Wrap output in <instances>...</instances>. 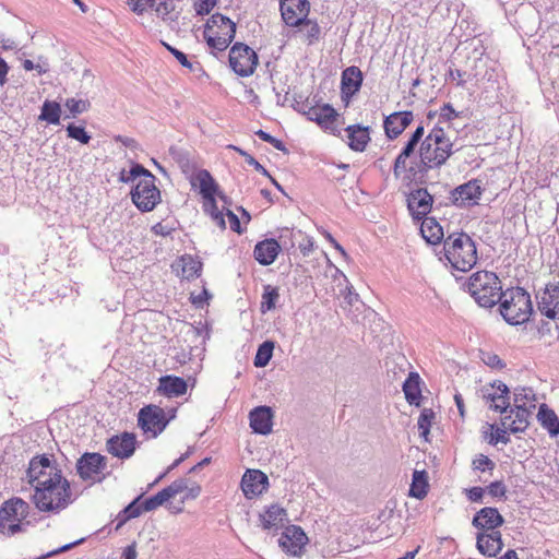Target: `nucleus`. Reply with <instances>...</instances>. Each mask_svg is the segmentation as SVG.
Returning <instances> with one entry per match:
<instances>
[{
    "label": "nucleus",
    "mask_w": 559,
    "mask_h": 559,
    "mask_svg": "<svg viewBox=\"0 0 559 559\" xmlns=\"http://www.w3.org/2000/svg\"><path fill=\"white\" fill-rule=\"evenodd\" d=\"M274 349V343L272 341H265L263 342L257 350L255 357H254V366L255 367H265L273 354Z\"/></svg>",
    "instance_id": "42"
},
{
    "label": "nucleus",
    "mask_w": 559,
    "mask_h": 559,
    "mask_svg": "<svg viewBox=\"0 0 559 559\" xmlns=\"http://www.w3.org/2000/svg\"><path fill=\"white\" fill-rule=\"evenodd\" d=\"M467 290L475 301L484 308L493 307L502 295L499 277L493 272L478 271L471 275Z\"/></svg>",
    "instance_id": "5"
},
{
    "label": "nucleus",
    "mask_w": 559,
    "mask_h": 559,
    "mask_svg": "<svg viewBox=\"0 0 559 559\" xmlns=\"http://www.w3.org/2000/svg\"><path fill=\"white\" fill-rule=\"evenodd\" d=\"M197 182L199 183L200 193L204 200L215 198L218 186L207 170L201 169L195 174L192 186H195Z\"/></svg>",
    "instance_id": "31"
},
{
    "label": "nucleus",
    "mask_w": 559,
    "mask_h": 559,
    "mask_svg": "<svg viewBox=\"0 0 559 559\" xmlns=\"http://www.w3.org/2000/svg\"><path fill=\"white\" fill-rule=\"evenodd\" d=\"M307 116L309 120L316 121L321 128L330 131L331 133H340V130L335 124L337 112L332 106L326 104L320 107H311L309 108Z\"/></svg>",
    "instance_id": "18"
},
{
    "label": "nucleus",
    "mask_w": 559,
    "mask_h": 559,
    "mask_svg": "<svg viewBox=\"0 0 559 559\" xmlns=\"http://www.w3.org/2000/svg\"><path fill=\"white\" fill-rule=\"evenodd\" d=\"M362 72L358 67L352 66L346 68L342 73L341 87L342 97L350 98L361 87Z\"/></svg>",
    "instance_id": "24"
},
{
    "label": "nucleus",
    "mask_w": 559,
    "mask_h": 559,
    "mask_svg": "<svg viewBox=\"0 0 559 559\" xmlns=\"http://www.w3.org/2000/svg\"><path fill=\"white\" fill-rule=\"evenodd\" d=\"M204 211L209 213L213 219V222L222 229L226 228V222L224 219L223 212L218 211L216 205L215 198L211 200H204L203 204Z\"/></svg>",
    "instance_id": "43"
},
{
    "label": "nucleus",
    "mask_w": 559,
    "mask_h": 559,
    "mask_svg": "<svg viewBox=\"0 0 559 559\" xmlns=\"http://www.w3.org/2000/svg\"><path fill=\"white\" fill-rule=\"evenodd\" d=\"M169 498L167 497V492L162 489L156 495L145 499L143 501L144 511H153L158 507L163 506Z\"/></svg>",
    "instance_id": "45"
},
{
    "label": "nucleus",
    "mask_w": 559,
    "mask_h": 559,
    "mask_svg": "<svg viewBox=\"0 0 559 559\" xmlns=\"http://www.w3.org/2000/svg\"><path fill=\"white\" fill-rule=\"evenodd\" d=\"M287 520V512L278 504L270 506L263 513L260 514V522L263 530L277 531Z\"/></svg>",
    "instance_id": "27"
},
{
    "label": "nucleus",
    "mask_w": 559,
    "mask_h": 559,
    "mask_svg": "<svg viewBox=\"0 0 559 559\" xmlns=\"http://www.w3.org/2000/svg\"><path fill=\"white\" fill-rule=\"evenodd\" d=\"M476 547L479 552L487 557H495L503 547L501 533L492 531L490 533L479 532L476 535Z\"/></svg>",
    "instance_id": "21"
},
{
    "label": "nucleus",
    "mask_w": 559,
    "mask_h": 559,
    "mask_svg": "<svg viewBox=\"0 0 559 559\" xmlns=\"http://www.w3.org/2000/svg\"><path fill=\"white\" fill-rule=\"evenodd\" d=\"M485 489L481 487H472L466 489V496L472 502H481Z\"/></svg>",
    "instance_id": "61"
},
{
    "label": "nucleus",
    "mask_w": 559,
    "mask_h": 559,
    "mask_svg": "<svg viewBox=\"0 0 559 559\" xmlns=\"http://www.w3.org/2000/svg\"><path fill=\"white\" fill-rule=\"evenodd\" d=\"M481 185L479 180H469L456 187L452 191V202L459 207H469L478 203L481 195Z\"/></svg>",
    "instance_id": "12"
},
{
    "label": "nucleus",
    "mask_w": 559,
    "mask_h": 559,
    "mask_svg": "<svg viewBox=\"0 0 559 559\" xmlns=\"http://www.w3.org/2000/svg\"><path fill=\"white\" fill-rule=\"evenodd\" d=\"M158 390L168 397L180 396L187 392V382L175 376H165L159 380Z\"/></svg>",
    "instance_id": "33"
},
{
    "label": "nucleus",
    "mask_w": 559,
    "mask_h": 559,
    "mask_svg": "<svg viewBox=\"0 0 559 559\" xmlns=\"http://www.w3.org/2000/svg\"><path fill=\"white\" fill-rule=\"evenodd\" d=\"M166 47L182 67L192 69V63L189 61L188 57L182 51L169 45H166Z\"/></svg>",
    "instance_id": "60"
},
{
    "label": "nucleus",
    "mask_w": 559,
    "mask_h": 559,
    "mask_svg": "<svg viewBox=\"0 0 559 559\" xmlns=\"http://www.w3.org/2000/svg\"><path fill=\"white\" fill-rule=\"evenodd\" d=\"M61 117V106L57 102L45 100L41 106L39 120L46 121L50 124H59Z\"/></svg>",
    "instance_id": "38"
},
{
    "label": "nucleus",
    "mask_w": 559,
    "mask_h": 559,
    "mask_svg": "<svg viewBox=\"0 0 559 559\" xmlns=\"http://www.w3.org/2000/svg\"><path fill=\"white\" fill-rule=\"evenodd\" d=\"M483 397L492 402L491 408L501 414L507 413L510 407V390L502 381H493L481 389Z\"/></svg>",
    "instance_id": "11"
},
{
    "label": "nucleus",
    "mask_w": 559,
    "mask_h": 559,
    "mask_svg": "<svg viewBox=\"0 0 559 559\" xmlns=\"http://www.w3.org/2000/svg\"><path fill=\"white\" fill-rule=\"evenodd\" d=\"M443 255L452 269L467 272L477 262L476 245L465 233L451 234L443 240Z\"/></svg>",
    "instance_id": "3"
},
{
    "label": "nucleus",
    "mask_w": 559,
    "mask_h": 559,
    "mask_svg": "<svg viewBox=\"0 0 559 559\" xmlns=\"http://www.w3.org/2000/svg\"><path fill=\"white\" fill-rule=\"evenodd\" d=\"M278 298V288L271 285H265L262 294L261 311L265 313L266 311L274 309Z\"/></svg>",
    "instance_id": "41"
},
{
    "label": "nucleus",
    "mask_w": 559,
    "mask_h": 559,
    "mask_svg": "<svg viewBox=\"0 0 559 559\" xmlns=\"http://www.w3.org/2000/svg\"><path fill=\"white\" fill-rule=\"evenodd\" d=\"M269 478L259 469H248L241 478V489L246 498L252 499L267 489Z\"/></svg>",
    "instance_id": "16"
},
{
    "label": "nucleus",
    "mask_w": 559,
    "mask_h": 559,
    "mask_svg": "<svg viewBox=\"0 0 559 559\" xmlns=\"http://www.w3.org/2000/svg\"><path fill=\"white\" fill-rule=\"evenodd\" d=\"M498 302L502 318L511 325L527 322L533 313L531 295L522 287L508 288Z\"/></svg>",
    "instance_id": "4"
},
{
    "label": "nucleus",
    "mask_w": 559,
    "mask_h": 559,
    "mask_svg": "<svg viewBox=\"0 0 559 559\" xmlns=\"http://www.w3.org/2000/svg\"><path fill=\"white\" fill-rule=\"evenodd\" d=\"M347 144L355 152H364L370 141L369 128L360 124H352L345 129Z\"/></svg>",
    "instance_id": "28"
},
{
    "label": "nucleus",
    "mask_w": 559,
    "mask_h": 559,
    "mask_svg": "<svg viewBox=\"0 0 559 559\" xmlns=\"http://www.w3.org/2000/svg\"><path fill=\"white\" fill-rule=\"evenodd\" d=\"M128 5L136 14H142L147 7L155 5V0H128Z\"/></svg>",
    "instance_id": "54"
},
{
    "label": "nucleus",
    "mask_w": 559,
    "mask_h": 559,
    "mask_svg": "<svg viewBox=\"0 0 559 559\" xmlns=\"http://www.w3.org/2000/svg\"><path fill=\"white\" fill-rule=\"evenodd\" d=\"M107 469V459L99 453H84L76 462V472L84 481H102Z\"/></svg>",
    "instance_id": "9"
},
{
    "label": "nucleus",
    "mask_w": 559,
    "mask_h": 559,
    "mask_svg": "<svg viewBox=\"0 0 559 559\" xmlns=\"http://www.w3.org/2000/svg\"><path fill=\"white\" fill-rule=\"evenodd\" d=\"M301 25H304V28L301 31L305 32V37L309 45L313 44L319 39L320 26L318 25L317 22L305 20Z\"/></svg>",
    "instance_id": "47"
},
{
    "label": "nucleus",
    "mask_w": 559,
    "mask_h": 559,
    "mask_svg": "<svg viewBox=\"0 0 559 559\" xmlns=\"http://www.w3.org/2000/svg\"><path fill=\"white\" fill-rule=\"evenodd\" d=\"M281 251V246L278 242L271 238L265 239L262 241H259L253 250L254 259L261 264V265H270L272 264L275 259L277 258L278 253Z\"/></svg>",
    "instance_id": "26"
},
{
    "label": "nucleus",
    "mask_w": 559,
    "mask_h": 559,
    "mask_svg": "<svg viewBox=\"0 0 559 559\" xmlns=\"http://www.w3.org/2000/svg\"><path fill=\"white\" fill-rule=\"evenodd\" d=\"M423 238L430 245L440 243L443 238V228L435 217H425L420 225Z\"/></svg>",
    "instance_id": "32"
},
{
    "label": "nucleus",
    "mask_w": 559,
    "mask_h": 559,
    "mask_svg": "<svg viewBox=\"0 0 559 559\" xmlns=\"http://www.w3.org/2000/svg\"><path fill=\"white\" fill-rule=\"evenodd\" d=\"M504 520L496 508L485 507L473 518L472 524L481 531H495L503 524Z\"/></svg>",
    "instance_id": "20"
},
{
    "label": "nucleus",
    "mask_w": 559,
    "mask_h": 559,
    "mask_svg": "<svg viewBox=\"0 0 559 559\" xmlns=\"http://www.w3.org/2000/svg\"><path fill=\"white\" fill-rule=\"evenodd\" d=\"M413 121L412 111H399L388 116L383 127L389 139H396Z\"/></svg>",
    "instance_id": "22"
},
{
    "label": "nucleus",
    "mask_w": 559,
    "mask_h": 559,
    "mask_svg": "<svg viewBox=\"0 0 559 559\" xmlns=\"http://www.w3.org/2000/svg\"><path fill=\"white\" fill-rule=\"evenodd\" d=\"M484 362L488 365L491 368H502L503 364L502 360L499 358L498 355L487 353L484 358Z\"/></svg>",
    "instance_id": "64"
},
{
    "label": "nucleus",
    "mask_w": 559,
    "mask_h": 559,
    "mask_svg": "<svg viewBox=\"0 0 559 559\" xmlns=\"http://www.w3.org/2000/svg\"><path fill=\"white\" fill-rule=\"evenodd\" d=\"M457 116V112L454 110L451 104H444L440 109V118L445 121H450Z\"/></svg>",
    "instance_id": "62"
},
{
    "label": "nucleus",
    "mask_w": 559,
    "mask_h": 559,
    "mask_svg": "<svg viewBox=\"0 0 559 559\" xmlns=\"http://www.w3.org/2000/svg\"><path fill=\"white\" fill-rule=\"evenodd\" d=\"M26 479L34 489L32 502L40 512L58 513L72 502L70 483L51 456H34L29 461Z\"/></svg>",
    "instance_id": "1"
},
{
    "label": "nucleus",
    "mask_w": 559,
    "mask_h": 559,
    "mask_svg": "<svg viewBox=\"0 0 559 559\" xmlns=\"http://www.w3.org/2000/svg\"><path fill=\"white\" fill-rule=\"evenodd\" d=\"M228 25L231 26L234 35L236 34V24L227 16L216 13L213 14L206 22L205 27H211L216 33H225V27L228 29Z\"/></svg>",
    "instance_id": "40"
},
{
    "label": "nucleus",
    "mask_w": 559,
    "mask_h": 559,
    "mask_svg": "<svg viewBox=\"0 0 559 559\" xmlns=\"http://www.w3.org/2000/svg\"><path fill=\"white\" fill-rule=\"evenodd\" d=\"M134 205L142 212H151L160 202V191L155 177L147 170L131 191Z\"/></svg>",
    "instance_id": "7"
},
{
    "label": "nucleus",
    "mask_w": 559,
    "mask_h": 559,
    "mask_svg": "<svg viewBox=\"0 0 559 559\" xmlns=\"http://www.w3.org/2000/svg\"><path fill=\"white\" fill-rule=\"evenodd\" d=\"M138 421L145 433H151L155 438L163 432L169 419L162 407L148 405L140 409Z\"/></svg>",
    "instance_id": "10"
},
{
    "label": "nucleus",
    "mask_w": 559,
    "mask_h": 559,
    "mask_svg": "<svg viewBox=\"0 0 559 559\" xmlns=\"http://www.w3.org/2000/svg\"><path fill=\"white\" fill-rule=\"evenodd\" d=\"M147 169H145L142 165L135 164L132 166L130 170L122 169L119 175V180L124 183H129L134 181L136 178H142L146 174Z\"/></svg>",
    "instance_id": "44"
},
{
    "label": "nucleus",
    "mask_w": 559,
    "mask_h": 559,
    "mask_svg": "<svg viewBox=\"0 0 559 559\" xmlns=\"http://www.w3.org/2000/svg\"><path fill=\"white\" fill-rule=\"evenodd\" d=\"M140 499L141 497H138L123 510L124 520L138 518L145 512L143 509V502H140Z\"/></svg>",
    "instance_id": "50"
},
{
    "label": "nucleus",
    "mask_w": 559,
    "mask_h": 559,
    "mask_svg": "<svg viewBox=\"0 0 559 559\" xmlns=\"http://www.w3.org/2000/svg\"><path fill=\"white\" fill-rule=\"evenodd\" d=\"M513 406L515 408H536V395L532 388L518 386L513 391Z\"/></svg>",
    "instance_id": "34"
},
{
    "label": "nucleus",
    "mask_w": 559,
    "mask_h": 559,
    "mask_svg": "<svg viewBox=\"0 0 559 559\" xmlns=\"http://www.w3.org/2000/svg\"><path fill=\"white\" fill-rule=\"evenodd\" d=\"M309 13V2L307 0H282V19L288 26H298L304 23Z\"/></svg>",
    "instance_id": "13"
},
{
    "label": "nucleus",
    "mask_w": 559,
    "mask_h": 559,
    "mask_svg": "<svg viewBox=\"0 0 559 559\" xmlns=\"http://www.w3.org/2000/svg\"><path fill=\"white\" fill-rule=\"evenodd\" d=\"M420 378L416 372H409L407 379L403 382V392L405 399L412 405H419L421 392L419 388Z\"/></svg>",
    "instance_id": "35"
},
{
    "label": "nucleus",
    "mask_w": 559,
    "mask_h": 559,
    "mask_svg": "<svg viewBox=\"0 0 559 559\" xmlns=\"http://www.w3.org/2000/svg\"><path fill=\"white\" fill-rule=\"evenodd\" d=\"M417 146V143L408 139L394 160L393 173L395 178H400V176L407 170V159L415 155Z\"/></svg>",
    "instance_id": "36"
},
{
    "label": "nucleus",
    "mask_w": 559,
    "mask_h": 559,
    "mask_svg": "<svg viewBox=\"0 0 559 559\" xmlns=\"http://www.w3.org/2000/svg\"><path fill=\"white\" fill-rule=\"evenodd\" d=\"M135 436L123 432L120 436H114L107 441V450L110 454L119 459H129L135 451Z\"/></svg>",
    "instance_id": "19"
},
{
    "label": "nucleus",
    "mask_w": 559,
    "mask_h": 559,
    "mask_svg": "<svg viewBox=\"0 0 559 559\" xmlns=\"http://www.w3.org/2000/svg\"><path fill=\"white\" fill-rule=\"evenodd\" d=\"M250 427L255 433L267 435L272 431L273 413L269 406H258L249 414Z\"/></svg>",
    "instance_id": "23"
},
{
    "label": "nucleus",
    "mask_w": 559,
    "mask_h": 559,
    "mask_svg": "<svg viewBox=\"0 0 559 559\" xmlns=\"http://www.w3.org/2000/svg\"><path fill=\"white\" fill-rule=\"evenodd\" d=\"M156 11V13L162 16L163 19H166V16L170 13L173 10L171 2H168L166 0H155V5L153 7Z\"/></svg>",
    "instance_id": "58"
},
{
    "label": "nucleus",
    "mask_w": 559,
    "mask_h": 559,
    "mask_svg": "<svg viewBox=\"0 0 559 559\" xmlns=\"http://www.w3.org/2000/svg\"><path fill=\"white\" fill-rule=\"evenodd\" d=\"M492 429H495V432L491 435V438L489 440V443L491 444H498V443H503V444H508L510 442V438H509V435H508V427H497L495 428V426L492 425L491 426Z\"/></svg>",
    "instance_id": "51"
},
{
    "label": "nucleus",
    "mask_w": 559,
    "mask_h": 559,
    "mask_svg": "<svg viewBox=\"0 0 559 559\" xmlns=\"http://www.w3.org/2000/svg\"><path fill=\"white\" fill-rule=\"evenodd\" d=\"M68 136L79 141L82 144H87L91 141V135L85 131L83 127L70 123L67 127Z\"/></svg>",
    "instance_id": "48"
},
{
    "label": "nucleus",
    "mask_w": 559,
    "mask_h": 559,
    "mask_svg": "<svg viewBox=\"0 0 559 559\" xmlns=\"http://www.w3.org/2000/svg\"><path fill=\"white\" fill-rule=\"evenodd\" d=\"M473 467L481 472L487 469L492 471L495 468V463L487 455L479 454L473 460Z\"/></svg>",
    "instance_id": "52"
},
{
    "label": "nucleus",
    "mask_w": 559,
    "mask_h": 559,
    "mask_svg": "<svg viewBox=\"0 0 559 559\" xmlns=\"http://www.w3.org/2000/svg\"><path fill=\"white\" fill-rule=\"evenodd\" d=\"M255 134L264 142L266 143H270L273 147H275L276 150L278 151H282V152H285L286 151V146L285 144L283 143V141L274 138L273 135H271L270 133L263 131V130H259L255 132Z\"/></svg>",
    "instance_id": "53"
},
{
    "label": "nucleus",
    "mask_w": 559,
    "mask_h": 559,
    "mask_svg": "<svg viewBox=\"0 0 559 559\" xmlns=\"http://www.w3.org/2000/svg\"><path fill=\"white\" fill-rule=\"evenodd\" d=\"M433 412L430 408H424L418 418V429L423 437H427L430 431L431 421L433 419Z\"/></svg>",
    "instance_id": "46"
},
{
    "label": "nucleus",
    "mask_w": 559,
    "mask_h": 559,
    "mask_svg": "<svg viewBox=\"0 0 559 559\" xmlns=\"http://www.w3.org/2000/svg\"><path fill=\"white\" fill-rule=\"evenodd\" d=\"M533 412V409L515 408L513 406L511 414H514V418H512V415H506L501 418V425L508 427L513 433L523 432L530 425V417Z\"/></svg>",
    "instance_id": "25"
},
{
    "label": "nucleus",
    "mask_w": 559,
    "mask_h": 559,
    "mask_svg": "<svg viewBox=\"0 0 559 559\" xmlns=\"http://www.w3.org/2000/svg\"><path fill=\"white\" fill-rule=\"evenodd\" d=\"M466 72L461 71L459 69H449L447 74V80L453 81L457 86H463L465 83Z\"/></svg>",
    "instance_id": "59"
},
{
    "label": "nucleus",
    "mask_w": 559,
    "mask_h": 559,
    "mask_svg": "<svg viewBox=\"0 0 559 559\" xmlns=\"http://www.w3.org/2000/svg\"><path fill=\"white\" fill-rule=\"evenodd\" d=\"M453 154V142L442 128L433 127L418 147L420 170L439 168Z\"/></svg>",
    "instance_id": "2"
},
{
    "label": "nucleus",
    "mask_w": 559,
    "mask_h": 559,
    "mask_svg": "<svg viewBox=\"0 0 559 559\" xmlns=\"http://www.w3.org/2000/svg\"><path fill=\"white\" fill-rule=\"evenodd\" d=\"M307 540L305 532L299 526L290 525L283 532L278 544L286 554L300 556Z\"/></svg>",
    "instance_id": "15"
},
{
    "label": "nucleus",
    "mask_w": 559,
    "mask_h": 559,
    "mask_svg": "<svg viewBox=\"0 0 559 559\" xmlns=\"http://www.w3.org/2000/svg\"><path fill=\"white\" fill-rule=\"evenodd\" d=\"M427 475L425 471H415L413 473L412 485L409 489V496L423 499L427 496Z\"/></svg>",
    "instance_id": "39"
},
{
    "label": "nucleus",
    "mask_w": 559,
    "mask_h": 559,
    "mask_svg": "<svg viewBox=\"0 0 559 559\" xmlns=\"http://www.w3.org/2000/svg\"><path fill=\"white\" fill-rule=\"evenodd\" d=\"M229 66L240 76H250L258 66L255 51L242 43H236L229 51Z\"/></svg>",
    "instance_id": "8"
},
{
    "label": "nucleus",
    "mask_w": 559,
    "mask_h": 559,
    "mask_svg": "<svg viewBox=\"0 0 559 559\" xmlns=\"http://www.w3.org/2000/svg\"><path fill=\"white\" fill-rule=\"evenodd\" d=\"M64 106L69 109L72 116H75L85 112L90 107V103L84 99L68 98Z\"/></svg>",
    "instance_id": "49"
},
{
    "label": "nucleus",
    "mask_w": 559,
    "mask_h": 559,
    "mask_svg": "<svg viewBox=\"0 0 559 559\" xmlns=\"http://www.w3.org/2000/svg\"><path fill=\"white\" fill-rule=\"evenodd\" d=\"M225 33H216L211 27H205L203 34L207 45L213 49L224 51L234 39L231 26L228 25V29L225 28Z\"/></svg>",
    "instance_id": "30"
},
{
    "label": "nucleus",
    "mask_w": 559,
    "mask_h": 559,
    "mask_svg": "<svg viewBox=\"0 0 559 559\" xmlns=\"http://www.w3.org/2000/svg\"><path fill=\"white\" fill-rule=\"evenodd\" d=\"M537 417L542 425L548 429L550 435H559V419L555 412L549 409L546 404L539 406Z\"/></svg>",
    "instance_id": "37"
},
{
    "label": "nucleus",
    "mask_w": 559,
    "mask_h": 559,
    "mask_svg": "<svg viewBox=\"0 0 559 559\" xmlns=\"http://www.w3.org/2000/svg\"><path fill=\"white\" fill-rule=\"evenodd\" d=\"M176 270L178 274L188 281L199 277L202 271V262L190 254L182 255L177 264Z\"/></svg>",
    "instance_id": "29"
},
{
    "label": "nucleus",
    "mask_w": 559,
    "mask_h": 559,
    "mask_svg": "<svg viewBox=\"0 0 559 559\" xmlns=\"http://www.w3.org/2000/svg\"><path fill=\"white\" fill-rule=\"evenodd\" d=\"M487 491L493 498H504L507 487L502 481H493L487 487Z\"/></svg>",
    "instance_id": "56"
},
{
    "label": "nucleus",
    "mask_w": 559,
    "mask_h": 559,
    "mask_svg": "<svg viewBox=\"0 0 559 559\" xmlns=\"http://www.w3.org/2000/svg\"><path fill=\"white\" fill-rule=\"evenodd\" d=\"M29 514V504L21 498H11L0 507V533L13 536L23 531V521Z\"/></svg>",
    "instance_id": "6"
},
{
    "label": "nucleus",
    "mask_w": 559,
    "mask_h": 559,
    "mask_svg": "<svg viewBox=\"0 0 559 559\" xmlns=\"http://www.w3.org/2000/svg\"><path fill=\"white\" fill-rule=\"evenodd\" d=\"M540 313L549 319L559 318V284H549L537 296Z\"/></svg>",
    "instance_id": "14"
},
{
    "label": "nucleus",
    "mask_w": 559,
    "mask_h": 559,
    "mask_svg": "<svg viewBox=\"0 0 559 559\" xmlns=\"http://www.w3.org/2000/svg\"><path fill=\"white\" fill-rule=\"evenodd\" d=\"M187 488V483L183 479H178L171 483L168 487L164 488V491L167 492V497L174 498L178 493L182 492Z\"/></svg>",
    "instance_id": "55"
},
{
    "label": "nucleus",
    "mask_w": 559,
    "mask_h": 559,
    "mask_svg": "<svg viewBox=\"0 0 559 559\" xmlns=\"http://www.w3.org/2000/svg\"><path fill=\"white\" fill-rule=\"evenodd\" d=\"M433 198L426 189H417L409 193L407 206L415 219L427 217L431 211Z\"/></svg>",
    "instance_id": "17"
},
{
    "label": "nucleus",
    "mask_w": 559,
    "mask_h": 559,
    "mask_svg": "<svg viewBox=\"0 0 559 559\" xmlns=\"http://www.w3.org/2000/svg\"><path fill=\"white\" fill-rule=\"evenodd\" d=\"M226 216L228 218L230 229L240 234L241 228H240V221H239L238 216L233 211H230L228 209L226 211Z\"/></svg>",
    "instance_id": "63"
},
{
    "label": "nucleus",
    "mask_w": 559,
    "mask_h": 559,
    "mask_svg": "<svg viewBox=\"0 0 559 559\" xmlns=\"http://www.w3.org/2000/svg\"><path fill=\"white\" fill-rule=\"evenodd\" d=\"M216 0H198L195 3V12L198 15H205L216 5Z\"/></svg>",
    "instance_id": "57"
}]
</instances>
